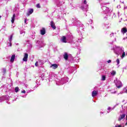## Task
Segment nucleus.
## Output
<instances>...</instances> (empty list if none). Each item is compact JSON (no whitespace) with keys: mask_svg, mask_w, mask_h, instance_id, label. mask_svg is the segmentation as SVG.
I'll return each mask as SVG.
<instances>
[{"mask_svg":"<svg viewBox=\"0 0 127 127\" xmlns=\"http://www.w3.org/2000/svg\"><path fill=\"white\" fill-rule=\"evenodd\" d=\"M28 59V54L25 53L24 55V58H23V61L24 62H27Z\"/></svg>","mask_w":127,"mask_h":127,"instance_id":"nucleus-1","label":"nucleus"},{"mask_svg":"<svg viewBox=\"0 0 127 127\" xmlns=\"http://www.w3.org/2000/svg\"><path fill=\"white\" fill-rule=\"evenodd\" d=\"M61 40L64 43H67V38H66L65 36H63L62 37Z\"/></svg>","mask_w":127,"mask_h":127,"instance_id":"nucleus-2","label":"nucleus"},{"mask_svg":"<svg viewBox=\"0 0 127 127\" xmlns=\"http://www.w3.org/2000/svg\"><path fill=\"white\" fill-rule=\"evenodd\" d=\"M34 10L32 8L29 9V11L28 13H27V15L28 16H29L30 14H32L33 13Z\"/></svg>","mask_w":127,"mask_h":127,"instance_id":"nucleus-3","label":"nucleus"},{"mask_svg":"<svg viewBox=\"0 0 127 127\" xmlns=\"http://www.w3.org/2000/svg\"><path fill=\"white\" fill-rule=\"evenodd\" d=\"M41 35H44L46 33V30L44 28H42V29L40 30Z\"/></svg>","mask_w":127,"mask_h":127,"instance_id":"nucleus-4","label":"nucleus"},{"mask_svg":"<svg viewBox=\"0 0 127 127\" xmlns=\"http://www.w3.org/2000/svg\"><path fill=\"white\" fill-rule=\"evenodd\" d=\"M51 26L52 28H53V29H56V26H55V23L53 21L51 22Z\"/></svg>","mask_w":127,"mask_h":127,"instance_id":"nucleus-5","label":"nucleus"},{"mask_svg":"<svg viewBox=\"0 0 127 127\" xmlns=\"http://www.w3.org/2000/svg\"><path fill=\"white\" fill-rule=\"evenodd\" d=\"M124 118H126V114L121 115L120 117L118 119V121L120 122V121H122V120H123V119H124Z\"/></svg>","mask_w":127,"mask_h":127,"instance_id":"nucleus-6","label":"nucleus"},{"mask_svg":"<svg viewBox=\"0 0 127 127\" xmlns=\"http://www.w3.org/2000/svg\"><path fill=\"white\" fill-rule=\"evenodd\" d=\"M64 58L65 60H68V58H69V56L67 53H64Z\"/></svg>","mask_w":127,"mask_h":127,"instance_id":"nucleus-7","label":"nucleus"},{"mask_svg":"<svg viewBox=\"0 0 127 127\" xmlns=\"http://www.w3.org/2000/svg\"><path fill=\"white\" fill-rule=\"evenodd\" d=\"M121 32L123 33V34H125L126 32H127V27H124L121 29Z\"/></svg>","mask_w":127,"mask_h":127,"instance_id":"nucleus-8","label":"nucleus"},{"mask_svg":"<svg viewBox=\"0 0 127 127\" xmlns=\"http://www.w3.org/2000/svg\"><path fill=\"white\" fill-rule=\"evenodd\" d=\"M97 95H98V91H97L96 90H94L92 91V97H96V96H97Z\"/></svg>","mask_w":127,"mask_h":127,"instance_id":"nucleus-9","label":"nucleus"},{"mask_svg":"<svg viewBox=\"0 0 127 127\" xmlns=\"http://www.w3.org/2000/svg\"><path fill=\"white\" fill-rule=\"evenodd\" d=\"M51 67H53V69H57L58 68V65L56 64H51Z\"/></svg>","mask_w":127,"mask_h":127,"instance_id":"nucleus-10","label":"nucleus"},{"mask_svg":"<svg viewBox=\"0 0 127 127\" xmlns=\"http://www.w3.org/2000/svg\"><path fill=\"white\" fill-rule=\"evenodd\" d=\"M15 19V14H13L12 17H11V20L12 23H14Z\"/></svg>","mask_w":127,"mask_h":127,"instance_id":"nucleus-11","label":"nucleus"},{"mask_svg":"<svg viewBox=\"0 0 127 127\" xmlns=\"http://www.w3.org/2000/svg\"><path fill=\"white\" fill-rule=\"evenodd\" d=\"M14 59H15V55H13L10 60V62H13V61H14Z\"/></svg>","mask_w":127,"mask_h":127,"instance_id":"nucleus-12","label":"nucleus"},{"mask_svg":"<svg viewBox=\"0 0 127 127\" xmlns=\"http://www.w3.org/2000/svg\"><path fill=\"white\" fill-rule=\"evenodd\" d=\"M119 83L120 84L119 85H118V84H116V86L118 89H120V88H122V87H123V83H122V82H120Z\"/></svg>","mask_w":127,"mask_h":127,"instance_id":"nucleus-13","label":"nucleus"},{"mask_svg":"<svg viewBox=\"0 0 127 127\" xmlns=\"http://www.w3.org/2000/svg\"><path fill=\"white\" fill-rule=\"evenodd\" d=\"M2 73L3 74H5V73H6V69H5V68H2Z\"/></svg>","mask_w":127,"mask_h":127,"instance_id":"nucleus-14","label":"nucleus"},{"mask_svg":"<svg viewBox=\"0 0 127 127\" xmlns=\"http://www.w3.org/2000/svg\"><path fill=\"white\" fill-rule=\"evenodd\" d=\"M12 37H13V35H11L10 36V39L9 40V41L10 43H11V41L12 40Z\"/></svg>","mask_w":127,"mask_h":127,"instance_id":"nucleus-15","label":"nucleus"},{"mask_svg":"<svg viewBox=\"0 0 127 127\" xmlns=\"http://www.w3.org/2000/svg\"><path fill=\"white\" fill-rule=\"evenodd\" d=\"M116 71L113 70L111 73V74L113 75V76H115V75H116Z\"/></svg>","mask_w":127,"mask_h":127,"instance_id":"nucleus-16","label":"nucleus"},{"mask_svg":"<svg viewBox=\"0 0 127 127\" xmlns=\"http://www.w3.org/2000/svg\"><path fill=\"white\" fill-rule=\"evenodd\" d=\"M18 90H19V88H18V87H16L15 88V92L16 93H17V92H18Z\"/></svg>","mask_w":127,"mask_h":127,"instance_id":"nucleus-17","label":"nucleus"},{"mask_svg":"<svg viewBox=\"0 0 127 127\" xmlns=\"http://www.w3.org/2000/svg\"><path fill=\"white\" fill-rule=\"evenodd\" d=\"M36 7H38V8H40V7H41V6H40V3L37 4Z\"/></svg>","mask_w":127,"mask_h":127,"instance_id":"nucleus-18","label":"nucleus"},{"mask_svg":"<svg viewBox=\"0 0 127 127\" xmlns=\"http://www.w3.org/2000/svg\"><path fill=\"white\" fill-rule=\"evenodd\" d=\"M125 56H126V52H124L122 54V58H124V57H125Z\"/></svg>","mask_w":127,"mask_h":127,"instance_id":"nucleus-19","label":"nucleus"},{"mask_svg":"<svg viewBox=\"0 0 127 127\" xmlns=\"http://www.w3.org/2000/svg\"><path fill=\"white\" fill-rule=\"evenodd\" d=\"M116 62L117 63V64L119 65V64H120V59H117L116 60Z\"/></svg>","mask_w":127,"mask_h":127,"instance_id":"nucleus-20","label":"nucleus"},{"mask_svg":"<svg viewBox=\"0 0 127 127\" xmlns=\"http://www.w3.org/2000/svg\"><path fill=\"white\" fill-rule=\"evenodd\" d=\"M102 80L103 81H105L106 80V76L105 75L102 76Z\"/></svg>","mask_w":127,"mask_h":127,"instance_id":"nucleus-21","label":"nucleus"},{"mask_svg":"<svg viewBox=\"0 0 127 127\" xmlns=\"http://www.w3.org/2000/svg\"><path fill=\"white\" fill-rule=\"evenodd\" d=\"M35 66H38V62H36L35 63Z\"/></svg>","mask_w":127,"mask_h":127,"instance_id":"nucleus-22","label":"nucleus"},{"mask_svg":"<svg viewBox=\"0 0 127 127\" xmlns=\"http://www.w3.org/2000/svg\"><path fill=\"white\" fill-rule=\"evenodd\" d=\"M83 3H84V4H87V0H84Z\"/></svg>","mask_w":127,"mask_h":127,"instance_id":"nucleus-23","label":"nucleus"},{"mask_svg":"<svg viewBox=\"0 0 127 127\" xmlns=\"http://www.w3.org/2000/svg\"><path fill=\"white\" fill-rule=\"evenodd\" d=\"M115 127H122V125H116Z\"/></svg>","mask_w":127,"mask_h":127,"instance_id":"nucleus-24","label":"nucleus"},{"mask_svg":"<svg viewBox=\"0 0 127 127\" xmlns=\"http://www.w3.org/2000/svg\"><path fill=\"white\" fill-rule=\"evenodd\" d=\"M112 62V61L111 60H109L107 61L108 63H111Z\"/></svg>","mask_w":127,"mask_h":127,"instance_id":"nucleus-25","label":"nucleus"},{"mask_svg":"<svg viewBox=\"0 0 127 127\" xmlns=\"http://www.w3.org/2000/svg\"><path fill=\"white\" fill-rule=\"evenodd\" d=\"M22 93H23L24 94H25V93H26V91H25V90H23L22 92H21Z\"/></svg>","mask_w":127,"mask_h":127,"instance_id":"nucleus-26","label":"nucleus"},{"mask_svg":"<svg viewBox=\"0 0 127 127\" xmlns=\"http://www.w3.org/2000/svg\"><path fill=\"white\" fill-rule=\"evenodd\" d=\"M26 21H27V19H25L24 20V23H26Z\"/></svg>","mask_w":127,"mask_h":127,"instance_id":"nucleus-27","label":"nucleus"},{"mask_svg":"<svg viewBox=\"0 0 127 127\" xmlns=\"http://www.w3.org/2000/svg\"><path fill=\"white\" fill-rule=\"evenodd\" d=\"M108 110H111V107H109Z\"/></svg>","mask_w":127,"mask_h":127,"instance_id":"nucleus-28","label":"nucleus"},{"mask_svg":"<svg viewBox=\"0 0 127 127\" xmlns=\"http://www.w3.org/2000/svg\"><path fill=\"white\" fill-rule=\"evenodd\" d=\"M125 93H127V89H126Z\"/></svg>","mask_w":127,"mask_h":127,"instance_id":"nucleus-29","label":"nucleus"},{"mask_svg":"<svg viewBox=\"0 0 127 127\" xmlns=\"http://www.w3.org/2000/svg\"><path fill=\"white\" fill-rule=\"evenodd\" d=\"M126 120H127V115L126 116Z\"/></svg>","mask_w":127,"mask_h":127,"instance_id":"nucleus-30","label":"nucleus"},{"mask_svg":"<svg viewBox=\"0 0 127 127\" xmlns=\"http://www.w3.org/2000/svg\"><path fill=\"white\" fill-rule=\"evenodd\" d=\"M0 18H1V16H0Z\"/></svg>","mask_w":127,"mask_h":127,"instance_id":"nucleus-31","label":"nucleus"}]
</instances>
